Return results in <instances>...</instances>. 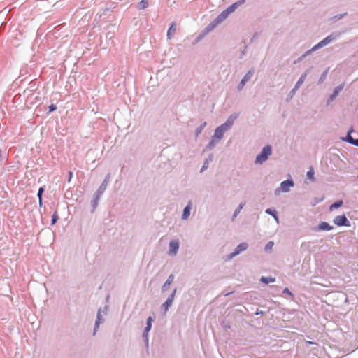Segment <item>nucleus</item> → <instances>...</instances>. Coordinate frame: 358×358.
Here are the masks:
<instances>
[{
	"label": "nucleus",
	"instance_id": "nucleus-13",
	"mask_svg": "<svg viewBox=\"0 0 358 358\" xmlns=\"http://www.w3.org/2000/svg\"><path fill=\"white\" fill-rule=\"evenodd\" d=\"M237 115H231L229 117V119L226 121V122L221 126H224V129L226 130L229 129L234 124V120L236 119Z\"/></svg>",
	"mask_w": 358,
	"mask_h": 358
},
{
	"label": "nucleus",
	"instance_id": "nucleus-27",
	"mask_svg": "<svg viewBox=\"0 0 358 358\" xmlns=\"http://www.w3.org/2000/svg\"><path fill=\"white\" fill-rule=\"evenodd\" d=\"M58 220V215L57 213H55L52 216V224H55Z\"/></svg>",
	"mask_w": 358,
	"mask_h": 358
},
{
	"label": "nucleus",
	"instance_id": "nucleus-31",
	"mask_svg": "<svg viewBox=\"0 0 358 358\" xmlns=\"http://www.w3.org/2000/svg\"><path fill=\"white\" fill-rule=\"evenodd\" d=\"M72 176H73V173L72 171H69V179H68V182H70L71 180V178H72Z\"/></svg>",
	"mask_w": 358,
	"mask_h": 358
},
{
	"label": "nucleus",
	"instance_id": "nucleus-35",
	"mask_svg": "<svg viewBox=\"0 0 358 358\" xmlns=\"http://www.w3.org/2000/svg\"><path fill=\"white\" fill-rule=\"evenodd\" d=\"M357 178H358V176H357Z\"/></svg>",
	"mask_w": 358,
	"mask_h": 358
},
{
	"label": "nucleus",
	"instance_id": "nucleus-20",
	"mask_svg": "<svg viewBox=\"0 0 358 358\" xmlns=\"http://www.w3.org/2000/svg\"><path fill=\"white\" fill-rule=\"evenodd\" d=\"M343 203L342 201H338L330 206L329 210L332 211L335 208H340L341 206H342Z\"/></svg>",
	"mask_w": 358,
	"mask_h": 358
},
{
	"label": "nucleus",
	"instance_id": "nucleus-19",
	"mask_svg": "<svg viewBox=\"0 0 358 358\" xmlns=\"http://www.w3.org/2000/svg\"><path fill=\"white\" fill-rule=\"evenodd\" d=\"M275 279L274 278H272V277H262L261 279H260V281L265 283V284H268L270 282H275Z\"/></svg>",
	"mask_w": 358,
	"mask_h": 358
},
{
	"label": "nucleus",
	"instance_id": "nucleus-5",
	"mask_svg": "<svg viewBox=\"0 0 358 358\" xmlns=\"http://www.w3.org/2000/svg\"><path fill=\"white\" fill-rule=\"evenodd\" d=\"M227 130L224 129V126H220L218 127L215 131V135L213 136V141L210 142V145H211L215 140V138H217V140H220L222 138L224 133Z\"/></svg>",
	"mask_w": 358,
	"mask_h": 358
},
{
	"label": "nucleus",
	"instance_id": "nucleus-18",
	"mask_svg": "<svg viewBox=\"0 0 358 358\" xmlns=\"http://www.w3.org/2000/svg\"><path fill=\"white\" fill-rule=\"evenodd\" d=\"M174 276L173 275H171L169 276L168 279L165 282V283L163 285V289H166L173 281Z\"/></svg>",
	"mask_w": 358,
	"mask_h": 358
},
{
	"label": "nucleus",
	"instance_id": "nucleus-17",
	"mask_svg": "<svg viewBox=\"0 0 358 358\" xmlns=\"http://www.w3.org/2000/svg\"><path fill=\"white\" fill-rule=\"evenodd\" d=\"M190 209H191V203H189V204L184 208L183 213L182 215V219L186 220L189 216Z\"/></svg>",
	"mask_w": 358,
	"mask_h": 358
},
{
	"label": "nucleus",
	"instance_id": "nucleus-2",
	"mask_svg": "<svg viewBox=\"0 0 358 358\" xmlns=\"http://www.w3.org/2000/svg\"><path fill=\"white\" fill-rule=\"evenodd\" d=\"M336 37H337V36L334 35V34L327 36L325 38H324L322 41H321L320 43H318L317 45H315L313 48V50H315L325 46L326 45H327L328 43H329L330 42H331L332 41L336 39Z\"/></svg>",
	"mask_w": 358,
	"mask_h": 358
},
{
	"label": "nucleus",
	"instance_id": "nucleus-6",
	"mask_svg": "<svg viewBox=\"0 0 358 358\" xmlns=\"http://www.w3.org/2000/svg\"><path fill=\"white\" fill-rule=\"evenodd\" d=\"M179 248V241L173 240L169 243V254L171 255H176Z\"/></svg>",
	"mask_w": 358,
	"mask_h": 358
},
{
	"label": "nucleus",
	"instance_id": "nucleus-30",
	"mask_svg": "<svg viewBox=\"0 0 358 358\" xmlns=\"http://www.w3.org/2000/svg\"><path fill=\"white\" fill-rule=\"evenodd\" d=\"M56 109H57V106L55 105H54V104H51L49 106V110H50V112L55 111Z\"/></svg>",
	"mask_w": 358,
	"mask_h": 358
},
{
	"label": "nucleus",
	"instance_id": "nucleus-14",
	"mask_svg": "<svg viewBox=\"0 0 358 358\" xmlns=\"http://www.w3.org/2000/svg\"><path fill=\"white\" fill-rule=\"evenodd\" d=\"M176 29H177V24L176 22H173L167 32L168 38L170 39L173 37V36L174 35V34L176 31Z\"/></svg>",
	"mask_w": 358,
	"mask_h": 358
},
{
	"label": "nucleus",
	"instance_id": "nucleus-1",
	"mask_svg": "<svg viewBox=\"0 0 358 358\" xmlns=\"http://www.w3.org/2000/svg\"><path fill=\"white\" fill-rule=\"evenodd\" d=\"M271 147L270 145L265 146L259 155L255 159L256 164H262L266 161L268 157L271 155Z\"/></svg>",
	"mask_w": 358,
	"mask_h": 358
},
{
	"label": "nucleus",
	"instance_id": "nucleus-12",
	"mask_svg": "<svg viewBox=\"0 0 358 358\" xmlns=\"http://www.w3.org/2000/svg\"><path fill=\"white\" fill-rule=\"evenodd\" d=\"M176 290L168 297L166 301L164 303L163 306L164 307L165 311H167L168 308L171 306L174 295H175Z\"/></svg>",
	"mask_w": 358,
	"mask_h": 358
},
{
	"label": "nucleus",
	"instance_id": "nucleus-33",
	"mask_svg": "<svg viewBox=\"0 0 358 358\" xmlns=\"http://www.w3.org/2000/svg\"><path fill=\"white\" fill-rule=\"evenodd\" d=\"M238 208H239V210H241L243 208V205L242 204L239 205V206Z\"/></svg>",
	"mask_w": 358,
	"mask_h": 358
},
{
	"label": "nucleus",
	"instance_id": "nucleus-28",
	"mask_svg": "<svg viewBox=\"0 0 358 358\" xmlns=\"http://www.w3.org/2000/svg\"><path fill=\"white\" fill-rule=\"evenodd\" d=\"M273 242L272 241H269L265 246V250H270L272 249L273 246Z\"/></svg>",
	"mask_w": 358,
	"mask_h": 358
},
{
	"label": "nucleus",
	"instance_id": "nucleus-25",
	"mask_svg": "<svg viewBox=\"0 0 358 358\" xmlns=\"http://www.w3.org/2000/svg\"><path fill=\"white\" fill-rule=\"evenodd\" d=\"M148 6V0H142L138 4L139 9H144Z\"/></svg>",
	"mask_w": 358,
	"mask_h": 358
},
{
	"label": "nucleus",
	"instance_id": "nucleus-23",
	"mask_svg": "<svg viewBox=\"0 0 358 358\" xmlns=\"http://www.w3.org/2000/svg\"><path fill=\"white\" fill-rule=\"evenodd\" d=\"M266 213L267 214L271 215L275 218V220L278 222V217L275 211H273L271 209L268 208L266 210Z\"/></svg>",
	"mask_w": 358,
	"mask_h": 358
},
{
	"label": "nucleus",
	"instance_id": "nucleus-3",
	"mask_svg": "<svg viewBox=\"0 0 358 358\" xmlns=\"http://www.w3.org/2000/svg\"><path fill=\"white\" fill-rule=\"evenodd\" d=\"M336 37H337V36L334 35V34L327 36L325 38H324L322 41H321L320 43H318L317 45H315L313 48V50H315L325 46L326 45H327L328 43H329L330 42H331L332 41L336 39Z\"/></svg>",
	"mask_w": 358,
	"mask_h": 358
},
{
	"label": "nucleus",
	"instance_id": "nucleus-16",
	"mask_svg": "<svg viewBox=\"0 0 358 358\" xmlns=\"http://www.w3.org/2000/svg\"><path fill=\"white\" fill-rule=\"evenodd\" d=\"M333 227L329 225V223L326 222H322L318 225V229L323 231H329L331 230Z\"/></svg>",
	"mask_w": 358,
	"mask_h": 358
},
{
	"label": "nucleus",
	"instance_id": "nucleus-7",
	"mask_svg": "<svg viewBox=\"0 0 358 358\" xmlns=\"http://www.w3.org/2000/svg\"><path fill=\"white\" fill-rule=\"evenodd\" d=\"M247 248H248V244L246 243H240L236 247V248L234 250V251L232 253L230 254L229 258L230 259L233 258L234 257H235L237 255H238L241 252L246 250Z\"/></svg>",
	"mask_w": 358,
	"mask_h": 358
},
{
	"label": "nucleus",
	"instance_id": "nucleus-4",
	"mask_svg": "<svg viewBox=\"0 0 358 358\" xmlns=\"http://www.w3.org/2000/svg\"><path fill=\"white\" fill-rule=\"evenodd\" d=\"M333 222L337 226H350V222L345 215L335 217Z\"/></svg>",
	"mask_w": 358,
	"mask_h": 358
},
{
	"label": "nucleus",
	"instance_id": "nucleus-21",
	"mask_svg": "<svg viewBox=\"0 0 358 358\" xmlns=\"http://www.w3.org/2000/svg\"><path fill=\"white\" fill-rule=\"evenodd\" d=\"M44 192V187H41L39 188L38 189V203H39V206H42V195H43V193Z\"/></svg>",
	"mask_w": 358,
	"mask_h": 358
},
{
	"label": "nucleus",
	"instance_id": "nucleus-24",
	"mask_svg": "<svg viewBox=\"0 0 358 358\" xmlns=\"http://www.w3.org/2000/svg\"><path fill=\"white\" fill-rule=\"evenodd\" d=\"M307 177L313 180H314V169L313 167H310L309 171L307 172Z\"/></svg>",
	"mask_w": 358,
	"mask_h": 358
},
{
	"label": "nucleus",
	"instance_id": "nucleus-29",
	"mask_svg": "<svg viewBox=\"0 0 358 358\" xmlns=\"http://www.w3.org/2000/svg\"><path fill=\"white\" fill-rule=\"evenodd\" d=\"M283 293L289 294L292 298H294L293 294L289 290L288 288H285L283 290Z\"/></svg>",
	"mask_w": 358,
	"mask_h": 358
},
{
	"label": "nucleus",
	"instance_id": "nucleus-8",
	"mask_svg": "<svg viewBox=\"0 0 358 358\" xmlns=\"http://www.w3.org/2000/svg\"><path fill=\"white\" fill-rule=\"evenodd\" d=\"M294 186V182L292 180H287L281 182L280 189L284 192L289 191L290 187Z\"/></svg>",
	"mask_w": 358,
	"mask_h": 358
},
{
	"label": "nucleus",
	"instance_id": "nucleus-15",
	"mask_svg": "<svg viewBox=\"0 0 358 358\" xmlns=\"http://www.w3.org/2000/svg\"><path fill=\"white\" fill-rule=\"evenodd\" d=\"M152 321H153V319L152 318V317H149L147 320L146 327L144 330V335L145 337H148V334L152 327Z\"/></svg>",
	"mask_w": 358,
	"mask_h": 358
},
{
	"label": "nucleus",
	"instance_id": "nucleus-26",
	"mask_svg": "<svg viewBox=\"0 0 358 358\" xmlns=\"http://www.w3.org/2000/svg\"><path fill=\"white\" fill-rule=\"evenodd\" d=\"M206 122H203L201 125H200L196 130V136H197L206 127Z\"/></svg>",
	"mask_w": 358,
	"mask_h": 358
},
{
	"label": "nucleus",
	"instance_id": "nucleus-32",
	"mask_svg": "<svg viewBox=\"0 0 358 358\" xmlns=\"http://www.w3.org/2000/svg\"><path fill=\"white\" fill-rule=\"evenodd\" d=\"M241 210H239V208H238L235 210V212H234V217H236V216H237V215L240 213V211H241Z\"/></svg>",
	"mask_w": 358,
	"mask_h": 358
},
{
	"label": "nucleus",
	"instance_id": "nucleus-22",
	"mask_svg": "<svg viewBox=\"0 0 358 358\" xmlns=\"http://www.w3.org/2000/svg\"><path fill=\"white\" fill-rule=\"evenodd\" d=\"M347 141L350 143L358 147V139H353L350 134L347 137Z\"/></svg>",
	"mask_w": 358,
	"mask_h": 358
},
{
	"label": "nucleus",
	"instance_id": "nucleus-11",
	"mask_svg": "<svg viewBox=\"0 0 358 358\" xmlns=\"http://www.w3.org/2000/svg\"><path fill=\"white\" fill-rule=\"evenodd\" d=\"M245 0H240L233 4H231L230 6H229L226 10L228 12L229 14L234 12L240 5L244 3Z\"/></svg>",
	"mask_w": 358,
	"mask_h": 358
},
{
	"label": "nucleus",
	"instance_id": "nucleus-10",
	"mask_svg": "<svg viewBox=\"0 0 358 358\" xmlns=\"http://www.w3.org/2000/svg\"><path fill=\"white\" fill-rule=\"evenodd\" d=\"M253 72L252 71H249L245 76L242 78V80L240 82L239 84V89H241L243 87V86L245 85V83L250 79L251 76H252Z\"/></svg>",
	"mask_w": 358,
	"mask_h": 358
},
{
	"label": "nucleus",
	"instance_id": "nucleus-34",
	"mask_svg": "<svg viewBox=\"0 0 358 358\" xmlns=\"http://www.w3.org/2000/svg\"><path fill=\"white\" fill-rule=\"evenodd\" d=\"M96 327H99V322H96Z\"/></svg>",
	"mask_w": 358,
	"mask_h": 358
},
{
	"label": "nucleus",
	"instance_id": "nucleus-9",
	"mask_svg": "<svg viewBox=\"0 0 358 358\" xmlns=\"http://www.w3.org/2000/svg\"><path fill=\"white\" fill-rule=\"evenodd\" d=\"M229 14L228 13V12L225 10L224 11H222L217 17L216 19L214 20V22L215 24L213 25H212V28H213L216 24L220 23L221 22H222L224 20H225L228 15Z\"/></svg>",
	"mask_w": 358,
	"mask_h": 358
}]
</instances>
